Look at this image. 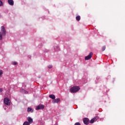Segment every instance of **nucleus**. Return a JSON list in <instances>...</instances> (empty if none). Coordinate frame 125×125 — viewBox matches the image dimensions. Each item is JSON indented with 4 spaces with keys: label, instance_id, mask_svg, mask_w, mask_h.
Returning <instances> with one entry per match:
<instances>
[{
    "label": "nucleus",
    "instance_id": "23",
    "mask_svg": "<svg viewBox=\"0 0 125 125\" xmlns=\"http://www.w3.org/2000/svg\"><path fill=\"white\" fill-rule=\"evenodd\" d=\"M0 92H2V88H0Z\"/></svg>",
    "mask_w": 125,
    "mask_h": 125
},
{
    "label": "nucleus",
    "instance_id": "21",
    "mask_svg": "<svg viewBox=\"0 0 125 125\" xmlns=\"http://www.w3.org/2000/svg\"><path fill=\"white\" fill-rule=\"evenodd\" d=\"M48 68H49V69H51V68H52V65H48Z\"/></svg>",
    "mask_w": 125,
    "mask_h": 125
},
{
    "label": "nucleus",
    "instance_id": "13",
    "mask_svg": "<svg viewBox=\"0 0 125 125\" xmlns=\"http://www.w3.org/2000/svg\"><path fill=\"white\" fill-rule=\"evenodd\" d=\"M93 119H94L95 122H96V121H97L98 120H99V117L96 116Z\"/></svg>",
    "mask_w": 125,
    "mask_h": 125
},
{
    "label": "nucleus",
    "instance_id": "19",
    "mask_svg": "<svg viewBox=\"0 0 125 125\" xmlns=\"http://www.w3.org/2000/svg\"><path fill=\"white\" fill-rule=\"evenodd\" d=\"M74 125H81V123L80 122H77L75 123Z\"/></svg>",
    "mask_w": 125,
    "mask_h": 125
},
{
    "label": "nucleus",
    "instance_id": "24",
    "mask_svg": "<svg viewBox=\"0 0 125 125\" xmlns=\"http://www.w3.org/2000/svg\"><path fill=\"white\" fill-rule=\"evenodd\" d=\"M54 125H58V123H56Z\"/></svg>",
    "mask_w": 125,
    "mask_h": 125
},
{
    "label": "nucleus",
    "instance_id": "22",
    "mask_svg": "<svg viewBox=\"0 0 125 125\" xmlns=\"http://www.w3.org/2000/svg\"><path fill=\"white\" fill-rule=\"evenodd\" d=\"M2 5V1L1 0H0V6H1Z\"/></svg>",
    "mask_w": 125,
    "mask_h": 125
},
{
    "label": "nucleus",
    "instance_id": "1",
    "mask_svg": "<svg viewBox=\"0 0 125 125\" xmlns=\"http://www.w3.org/2000/svg\"><path fill=\"white\" fill-rule=\"evenodd\" d=\"M79 90H80V87L78 86H74L70 89L71 92H72L73 93L78 92Z\"/></svg>",
    "mask_w": 125,
    "mask_h": 125
},
{
    "label": "nucleus",
    "instance_id": "4",
    "mask_svg": "<svg viewBox=\"0 0 125 125\" xmlns=\"http://www.w3.org/2000/svg\"><path fill=\"white\" fill-rule=\"evenodd\" d=\"M92 55H93V53L90 52L88 56L85 57V60H89V59H91Z\"/></svg>",
    "mask_w": 125,
    "mask_h": 125
},
{
    "label": "nucleus",
    "instance_id": "14",
    "mask_svg": "<svg viewBox=\"0 0 125 125\" xmlns=\"http://www.w3.org/2000/svg\"><path fill=\"white\" fill-rule=\"evenodd\" d=\"M23 125H30V124H29V122H28V121H25L24 122Z\"/></svg>",
    "mask_w": 125,
    "mask_h": 125
},
{
    "label": "nucleus",
    "instance_id": "6",
    "mask_svg": "<svg viewBox=\"0 0 125 125\" xmlns=\"http://www.w3.org/2000/svg\"><path fill=\"white\" fill-rule=\"evenodd\" d=\"M84 125H88L89 124V120L88 118H85L83 119Z\"/></svg>",
    "mask_w": 125,
    "mask_h": 125
},
{
    "label": "nucleus",
    "instance_id": "25",
    "mask_svg": "<svg viewBox=\"0 0 125 125\" xmlns=\"http://www.w3.org/2000/svg\"><path fill=\"white\" fill-rule=\"evenodd\" d=\"M25 93H28V92L27 91H25Z\"/></svg>",
    "mask_w": 125,
    "mask_h": 125
},
{
    "label": "nucleus",
    "instance_id": "12",
    "mask_svg": "<svg viewBox=\"0 0 125 125\" xmlns=\"http://www.w3.org/2000/svg\"><path fill=\"white\" fill-rule=\"evenodd\" d=\"M76 20H77V21H80V20H81V16H77Z\"/></svg>",
    "mask_w": 125,
    "mask_h": 125
},
{
    "label": "nucleus",
    "instance_id": "9",
    "mask_svg": "<svg viewBox=\"0 0 125 125\" xmlns=\"http://www.w3.org/2000/svg\"><path fill=\"white\" fill-rule=\"evenodd\" d=\"M52 102L53 103H58L59 102H60V99L57 98L56 99H54L53 101H52Z\"/></svg>",
    "mask_w": 125,
    "mask_h": 125
},
{
    "label": "nucleus",
    "instance_id": "7",
    "mask_svg": "<svg viewBox=\"0 0 125 125\" xmlns=\"http://www.w3.org/2000/svg\"><path fill=\"white\" fill-rule=\"evenodd\" d=\"M27 121H28V124L30 125L31 124H33V119L31 117L27 118Z\"/></svg>",
    "mask_w": 125,
    "mask_h": 125
},
{
    "label": "nucleus",
    "instance_id": "11",
    "mask_svg": "<svg viewBox=\"0 0 125 125\" xmlns=\"http://www.w3.org/2000/svg\"><path fill=\"white\" fill-rule=\"evenodd\" d=\"M49 97L51 98V99H55V96L53 94L49 95Z\"/></svg>",
    "mask_w": 125,
    "mask_h": 125
},
{
    "label": "nucleus",
    "instance_id": "8",
    "mask_svg": "<svg viewBox=\"0 0 125 125\" xmlns=\"http://www.w3.org/2000/svg\"><path fill=\"white\" fill-rule=\"evenodd\" d=\"M8 3L10 5H14V1H13V0H8Z\"/></svg>",
    "mask_w": 125,
    "mask_h": 125
},
{
    "label": "nucleus",
    "instance_id": "27",
    "mask_svg": "<svg viewBox=\"0 0 125 125\" xmlns=\"http://www.w3.org/2000/svg\"><path fill=\"white\" fill-rule=\"evenodd\" d=\"M4 107H6V105H4Z\"/></svg>",
    "mask_w": 125,
    "mask_h": 125
},
{
    "label": "nucleus",
    "instance_id": "2",
    "mask_svg": "<svg viewBox=\"0 0 125 125\" xmlns=\"http://www.w3.org/2000/svg\"><path fill=\"white\" fill-rule=\"evenodd\" d=\"M11 102L10 101V100H9L8 98H5L4 99V103L7 106H9L10 105Z\"/></svg>",
    "mask_w": 125,
    "mask_h": 125
},
{
    "label": "nucleus",
    "instance_id": "20",
    "mask_svg": "<svg viewBox=\"0 0 125 125\" xmlns=\"http://www.w3.org/2000/svg\"><path fill=\"white\" fill-rule=\"evenodd\" d=\"M1 40H2V35L0 33V40L1 41Z\"/></svg>",
    "mask_w": 125,
    "mask_h": 125
},
{
    "label": "nucleus",
    "instance_id": "18",
    "mask_svg": "<svg viewBox=\"0 0 125 125\" xmlns=\"http://www.w3.org/2000/svg\"><path fill=\"white\" fill-rule=\"evenodd\" d=\"M12 65H17V62H13L12 63Z\"/></svg>",
    "mask_w": 125,
    "mask_h": 125
},
{
    "label": "nucleus",
    "instance_id": "17",
    "mask_svg": "<svg viewBox=\"0 0 125 125\" xmlns=\"http://www.w3.org/2000/svg\"><path fill=\"white\" fill-rule=\"evenodd\" d=\"M106 49V46H104L102 47V51H104Z\"/></svg>",
    "mask_w": 125,
    "mask_h": 125
},
{
    "label": "nucleus",
    "instance_id": "26",
    "mask_svg": "<svg viewBox=\"0 0 125 125\" xmlns=\"http://www.w3.org/2000/svg\"><path fill=\"white\" fill-rule=\"evenodd\" d=\"M4 110H6V108H4Z\"/></svg>",
    "mask_w": 125,
    "mask_h": 125
},
{
    "label": "nucleus",
    "instance_id": "10",
    "mask_svg": "<svg viewBox=\"0 0 125 125\" xmlns=\"http://www.w3.org/2000/svg\"><path fill=\"white\" fill-rule=\"evenodd\" d=\"M27 112H31V113H33L34 112V110H33V108H31L30 107H28L27 108Z\"/></svg>",
    "mask_w": 125,
    "mask_h": 125
},
{
    "label": "nucleus",
    "instance_id": "3",
    "mask_svg": "<svg viewBox=\"0 0 125 125\" xmlns=\"http://www.w3.org/2000/svg\"><path fill=\"white\" fill-rule=\"evenodd\" d=\"M1 32L2 36H5V35H6V31L5 30V28H4V26H2L1 27Z\"/></svg>",
    "mask_w": 125,
    "mask_h": 125
},
{
    "label": "nucleus",
    "instance_id": "16",
    "mask_svg": "<svg viewBox=\"0 0 125 125\" xmlns=\"http://www.w3.org/2000/svg\"><path fill=\"white\" fill-rule=\"evenodd\" d=\"M2 74H3V72L2 71V70H0V78H1V77H2Z\"/></svg>",
    "mask_w": 125,
    "mask_h": 125
},
{
    "label": "nucleus",
    "instance_id": "5",
    "mask_svg": "<svg viewBox=\"0 0 125 125\" xmlns=\"http://www.w3.org/2000/svg\"><path fill=\"white\" fill-rule=\"evenodd\" d=\"M44 109V105H39L36 108V110H43Z\"/></svg>",
    "mask_w": 125,
    "mask_h": 125
},
{
    "label": "nucleus",
    "instance_id": "15",
    "mask_svg": "<svg viewBox=\"0 0 125 125\" xmlns=\"http://www.w3.org/2000/svg\"><path fill=\"white\" fill-rule=\"evenodd\" d=\"M95 122V120H94V118L92 119L90 121V124H93Z\"/></svg>",
    "mask_w": 125,
    "mask_h": 125
}]
</instances>
